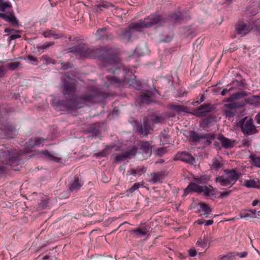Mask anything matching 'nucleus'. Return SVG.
I'll use <instances>...</instances> for the list:
<instances>
[{
    "label": "nucleus",
    "instance_id": "obj_1",
    "mask_svg": "<svg viewBox=\"0 0 260 260\" xmlns=\"http://www.w3.org/2000/svg\"><path fill=\"white\" fill-rule=\"evenodd\" d=\"M68 81H63V96L68 98L67 101H60L57 99H54L51 104L57 111H63L72 109H80L82 105H89L93 104L98 96V90L93 89L86 92L83 96L77 97L74 95L75 84L74 80L69 76H66Z\"/></svg>",
    "mask_w": 260,
    "mask_h": 260
},
{
    "label": "nucleus",
    "instance_id": "obj_2",
    "mask_svg": "<svg viewBox=\"0 0 260 260\" xmlns=\"http://www.w3.org/2000/svg\"><path fill=\"white\" fill-rule=\"evenodd\" d=\"M99 61L101 62L103 66L107 68V70L114 75L121 73L123 76L128 72L123 64L119 62V59L115 50L111 48L105 47L100 50L99 53ZM107 79L105 86L107 87L112 86L116 87L121 85V82L125 79V77L107 76Z\"/></svg>",
    "mask_w": 260,
    "mask_h": 260
},
{
    "label": "nucleus",
    "instance_id": "obj_3",
    "mask_svg": "<svg viewBox=\"0 0 260 260\" xmlns=\"http://www.w3.org/2000/svg\"><path fill=\"white\" fill-rule=\"evenodd\" d=\"M190 192H196L199 193H203L205 196L223 199L229 197L231 194L232 190L219 192L212 186H200L195 183L191 182L184 190V194H188Z\"/></svg>",
    "mask_w": 260,
    "mask_h": 260
},
{
    "label": "nucleus",
    "instance_id": "obj_4",
    "mask_svg": "<svg viewBox=\"0 0 260 260\" xmlns=\"http://www.w3.org/2000/svg\"><path fill=\"white\" fill-rule=\"evenodd\" d=\"M166 21V18L155 13L150 15L144 20L141 19L138 22L132 23L128 27L134 33L135 31H141L144 27L148 28L155 24L161 25Z\"/></svg>",
    "mask_w": 260,
    "mask_h": 260
},
{
    "label": "nucleus",
    "instance_id": "obj_5",
    "mask_svg": "<svg viewBox=\"0 0 260 260\" xmlns=\"http://www.w3.org/2000/svg\"><path fill=\"white\" fill-rule=\"evenodd\" d=\"M241 175V173L236 169L224 170V175L217 177L215 181L221 186L230 188L236 183Z\"/></svg>",
    "mask_w": 260,
    "mask_h": 260
},
{
    "label": "nucleus",
    "instance_id": "obj_6",
    "mask_svg": "<svg viewBox=\"0 0 260 260\" xmlns=\"http://www.w3.org/2000/svg\"><path fill=\"white\" fill-rule=\"evenodd\" d=\"M70 52L77 58H94L96 56V50L93 48H88L84 44H79L73 47Z\"/></svg>",
    "mask_w": 260,
    "mask_h": 260
},
{
    "label": "nucleus",
    "instance_id": "obj_7",
    "mask_svg": "<svg viewBox=\"0 0 260 260\" xmlns=\"http://www.w3.org/2000/svg\"><path fill=\"white\" fill-rule=\"evenodd\" d=\"M188 139L194 143H200L204 140V143L207 145L211 143L212 140L214 139V136L210 134H199L194 131L189 132Z\"/></svg>",
    "mask_w": 260,
    "mask_h": 260
},
{
    "label": "nucleus",
    "instance_id": "obj_8",
    "mask_svg": "<svg viewBox=\"0 0 260 260\" xmlns=\"http://www.w3.org/2000/svg\"><path fill=\"white\" fill-rule=\"evenodd\" d=\"M136 133L141 137H146L152 131L151 123L149 120L145 118L142 123L138 124L135 126Z\"/></svg>",
    "mask_w": 260,
    "mask_h": 260
},
{
    "label": "nucleus",
    "instance_id": "obj_9",
    "mask_svg": "<svg viewBox=\"0 0 260 260\" xmlns=\"http://www.w3.org/2000/svg\"><path fill=\"white\" fill-rule=\"evenodd\" d=\"M253 27V25L247 21H240L236 25L237 33L242 36L248 34Z\"/></svg>",
    "mask_w": 260,
    "mask_h": 260
},
{
    "label": "nucleus",
    "instance_id": "obj_10",
    "mask_svg": "<svg viewBox=\"0 0 260 260\" xmlns=\"http://www.w3.org/2000/svg\"><path fill=\"white\" fill-rule=\"evenodd\" d=\"M214 109V107L211 104H204L194 110L192 114L198 117H204L207 114L213 111Z\"/></svg>",
    "mask_w": 260,
    "mask_h": 260
},
{
    "label": "nucleus",
    "instance_id": "obj_11",
    "mask_svg": "<svg viewBox=\"0 0 260 260\" xmlns=\"http://www.w3.org/2000/svg\"><path fill=\"white\" fill-rule=\"evenodd\" d=\"M149 229V226L144 223L141 224L138 227L132 229L130 233L134 237L138 238L147 235Z\"/></svg>",
    "mask_w": 260,
    "mask_h": 260
},
{
    "label": "nucleus",
    "instance_id": "obj_12",
    "mask_svg": "<svg viewBox=\"0 0 260 260\" xmlns=\"http://www.w3.org/2000/svg\"><path fill=\"white\" fill-rule=\"evenodd\" d=\"M175 160H181L185 163L193 165L195 162V158L192 155L186 152H178L174 157Z\"/></svg>",
    "mask_w": 260,
    "mask_h": 260
},
{
    "label": "nucleus",
    "instance_id": "obj_13",
    "mask_svg": "<svg viewBox=\"0 0 260 260\" xmlns=\"http://www.w3.org/2000/svg\"><path fill=\"white\" fill-rule=\"evenodd\" d=\"M137 152V148L136 147H133L131 149L122 151L116 155L115 158L116 161L120 162L126 159H130L136 155Z\"/></svg>",
    "mask_w": 260,
    "mask_h": 260
},
{
    "label": "nucleus",
    "instance_id": "obj_14",
    "mask_svg": "<svg viewBox=\"0 0 260 260\" xmlns=\"http://www.w3.org/2000/svg\"><path fill=\"white\" fill-rule=\"evenodd\" d=\"M241 128L244 134L250 135L256 132V127L254 125L253 121L251 119L244 122Z\"/></svg>",
    "mask_w": 260,
    "mask_h": 260
},
{
    "label": "nucleus",
    "instance_id": "obj_15",
    "mask_svg": "<svg viewBox=\"0 0 260 260\" xmlns=\"http://www.w3.org/2000/svg\"><path fill=\"white\" fill-rule=\"evenodd\" d=\"M247 252L244 251L242 252H229L227 254L220 255L219 259L220 260H238L239 258H244L247 256Z\"/></svg>",
    "mask_w": 260,
    "mask_h": 260
},
{
    "label": "nucleus",
    "instance_id": "obj_16",
    "mask_svg": "<svg viewBox=\"0 0 260 260\" xmlns=\"http://www.w3.org/2000/svg\"><path fill=\"white\" fill-rule=\"evenodd\" d=\"M157 90L154 89L153 91L147 90L145 92H141L139 96L140 97L142 104H149L152 102L153 98L155 96Z\"/></svg>",
    "mask_w": 260,
    "mask_h": 260
},
{
    "label": "nucleus",
    "instance_id": "obj_17",
    "mask_svg": "<svg viewBox=\"0 0 260 260\" xmlns=\"http://www.w3.org/2000/svg\"><path fill=\"white\" fill-rule=\"evenodd\" d=\"M140 150L144 155V159L148 158L152 152L151 143L149 142H141L140 144Z\"/></svg>",
    "mask_w": 260,
    "mask_h": 260
},
{
    "label": "nucleus",
    "instance_id": "obj_18",
    "mask_svg": "<svg viewBox=\"0 0 260 260\" xmlns=\"http://www.w3.org/2000/svg\"><path fill=\"white\" fill-rule=\"evenodd\" d=\"M1 129L7 138H13L17 134L15 128L12 125H5L1 126Z\"/></svg>",
    "mask_w": 260,
    "mask_h": 260
},
{
    "label": "nucleus",
    "instance_id": "obj_19",
    "mask_svg": "<svg viewBox=\"0 0 260 260\" xmlns=\"http://www.w3.org/2000/svg\"><path fill=\"white\" fill-rule=\"evenodd\" d=\"M196 245L207 250L210 246V239L208 236L203 235L198 239Z\"/></svg>",
    "mask_w": 260,
    "mask_h": 260
},
{
    "label": "nucleus",
    "instance_id": "obj_20",
    "mask_svg": "<svg viewBox=\"0 0 260 260\" xmlns=\"http://www.w3.org/2000/svg\"><path fill=\"white\" fill-rule=\"evenodd\" d=\"M133 33L129 27L122 30L119 36L120 40L124 43H127L131 40Z\"/></svg>",
    "mask_w": 260,
    "mask_h": 260
},
{
    "label": "nucleus",
    "instance_id": "obj_21",
    "mask_svg": "<svg viewBox=\"0 0 260 260\" xmlns=\"http://www.w3.org/2000/svg\"><path fill=\"white\" fill-rule=\"evenodd\" d=\"M14 155L15 153L14 152L9 150L5 151L0 154V156H2L6 162V165L10 166H11L13 164Z\"/></svg>",
    "mask_w": 260,
    "mask_h": 260
},
{
    "label": "nucleus",
    "instance_id": "obj_22",
    "mask_svg": "<svg viewBox=\"0 0 260 260\" xmlns=\"http://www.w3.org/2000/svg\"><path fill=\"white\" fill-rule=\"evenodd\" d=\"M46 140L43 138H34L31 139L27 143V146L29 148L35 147H41L43 145V143Z\"/></svg>",
    "mask_w": 260,
    "mask_h": 260
},
{
    "label": "nucleus",
    "instance_id": "obj_23",
    "mask_svg": "<svg viewBox=\"0 0 260 260\" xmlns=\"http://www.w3.org/2000/svg\"><path fill=\"white\" fill-rule=\"evenodd\" d=\"M217 139L220 142L221 145L223 148H232L234 146V142L231 141L228 138H225L223 135H219Z\"/></svg>",
    "mask_w": 260,
    "mask_h": 260
},
{
    "label": "nucleus",
    "instance_id": "obj_24",
    "mask_svg": "<svg viewBox=\"0 0 260 260\" xmlns=\"http://www.w3.org/2000/svg\"><path fill=\"white\" fill-rule=\"evenodd\" d=\"M244 185L247 188H259L260 182L258 180H245L244 181Z\"/></svg>",
    "mask_w": 260,
    "mask_h": 260
},
{
    "label": "nucleus",
    "instance_id": "obj_25",
    "mask_svg": "<svg viewBox=\"0 0 260 260\" xmlns=\"http://www.w3.org/2000/svg\"><path fill=\"white\" fill-rule=\"evenodd\" d=\"M11 10L12 5L9 1L0 0V11L5 12L8 11L9 12Z\"/></svg>",
    "mask_w": 260,
    "mask_h": 260
},
{
    "label": "nucleus",
    "instance_id": "obj_26",
    "mask_svg": "<svg viewBox=\"0 0 260 260\" xmlns=\"http://www.w3.org/2000/svg\"><path fill=\"white\" fill-rule=\"evenodd\" d=\"M43 36L45 38H53L54 39L61 38L62 35L61 34H57L51 30H46L44 32Z\"/></svg>",
    "mask_w": 260,
    "mask_h": 260
},
{
    "label": "nucleus",
    "instance_id": "obj_27",
    "mask_svg": "<svg viewBox=\"0 0 260 260\" xmlns=\"http://www.w3.org/2000/svg\"><path fill=\"white\" fill-rule=\"evenodd\" d=\"M82 185V181L81 180H79L78 178H77L72 184L70 188V190L71 191H77L80 189Z\"/></svg>",
    "mask_w": 260,
    "mask_h": 260
},
{
    "label": "nucleus",
    "instance_id": "obj_28",
    "mask_svg": "<svg viewBox=\"0 0 260 260\" xmlns=\"http://www.w3.org/2000/svg\"><path fill=\"white\" fill-rule=\"evenodd\" d=\"M170 18L175 22H179L183 20L182 14L181 12L173 13L169 15Z\"/></svg>",
    "mask_w": 260,
    "mask_h": 260
},
{
    "label": "nucleus",
    "instance_id": "obj_29",
    "mask_svg": "<svg viewBox=\"0 0 260 260\" xmlns=\"http://www.w3.org/2000/svg\"><path fill=\"white\" fill-rule=\"evenodd\" d=\"M146 171L145 168L139 167L136 169H132L131 171H128V173L130 175L134 176H140L142 173Z\"/></svg>",
    "mask_w": 260,
    "mask_h": 260
},
{
    "label": "nucleus",
    "instance_id": "obj_30",
    "mask_svg": "<svg viewBox=\"0 0 260 260\" xmlns=\"http://www.w3.org/2000/svg\"><path fill=\"white\" fill-rule=\"evenodd\" d=\"M41 154L44 155L46 158L49 160L54 161L55 162H59L60 161V158L54 155L50 154L47 151H43L40 152Z\"/></svg>",
    "mask_w": 260,
    "mask_h": 260
},
{
    "label": "nucleus",
    "instance_id": "obj_31",
    "mask_svg": "<svg viewBox=\"0 0 260 260\" xmlns=\"http://www.w3.org/2000/svg\"><path fill=\"white\" fill-rule=\"evenodd\" d=\"M2 19H4L6 21L10 22L13 25H16L18 23L16 18L14 16V15L11 14L10 15L4 14V16H3Z\"/></svg>",
    "mask_w": 260,
    "mask_h": 260
},
{
    "label": "nucleus",
    "instance_id": "obj_32",
    "mask_svg": "<svg viewBox=\"0 0 260 260\" xmlns=\"http://www.w3.org/2000/svg\"><path fill=\"white\" fill-rule=\"evenodd\" d=\"M99 11H104L105 10L108 9L110 8H113L114 6L105 1H100L99 2Z\"/></svg>",
    "mask_w": 260,
    "mask_h": 260
},
{
    "label": "nucleus",
    "instance_id": "obj_33",
    "mask_svg": "<svg viewBox=\"0 0 260 260\" xmlns=\"http://www.w3.org/2000/svg\"><path fill=\"white\" fill-rule=\"evenodd\" d=\"M164 178L163 175L160 172L154 173L152 175L151 181L153 183L161 182Z\"/></svg>",
    "mask_w": 260,
    "mask_h": 260
},
{
    "label": "nucleus",
    "instance_id": "obj_34",
    "mask_svg": "<svg viewBox=\"0 0 260 260\" xmlns=\"http://www.w3.org/2000/svg\"><path fill=\"white\" fill-rule=\"evenodd\" d=\"M200 207L202 211L205 212L204 215H206L207 217L212 211V209L209 206L205 203L201 202L200 203Z\"/></svg>",
    "mask_w": 260,
    "mask_h": 260
},
{
    "label": "nucleus",
    "instance_id": "obj_35",
    "mask_svg": "<svg viewBox=\"0 0 260 260\" xmlns=\"http://www.w3.org/2000/svg\"><path fill=\"white\" fill-rule=\"evenodd\" d=\"M245 96V94L241 92H238L235 94H233L230 97L227 99L226 102H231L235 100L239 99Z\"/></svg>",
    "mask_w": 260,
    "mask_h": 260
},
{
    "label": "nucleus",
    "instance_id": "obj_36",
    "mask_svg": "<svg viewBox=\"0 0 260 260\" xmlns=\"http://www.w3.org/2000/svg\"><path fill=\"white\" fill-rule=\"evenodd\" d=\"M239 217L237 218H244V219H248L249 218H251V214H250L249 212H248V210H243L239 214Z\"/></svg>",
    "mask_w": 260,
    "mask_h": 260
},
{
    "label": "nucleus",
    "instance_id": "obj_37",
    "mask_svg": "<svg viewBox=\"0 0 260 260\" xmlns=\"http://www.w3.org/2000/svg\"><path fill=\"white\" fill-rule=\"evenodd\" d=\"M129 85L137 90L141 89V84L140 81H136V80H132L130 81Z\"/></svg>",
    "mask_w": 260,
    "mask_h": 260
},
{
    "label": "nucleus",
    "instance_id": "obj_38",
    "mask_svg": "<svg viewBox=\"0 0 260 260\" xmlns=\"http://www.w3.org/2000/svg\"><path fill=\"white\" fill-rule=\"evenodd\" d=\"M231 85L232 87H234V90L236 89H241L243 87L242 83L238 81L237 80H235L233 81Z\"/></svg>",
    "mask_w": 260,
    "mask_h": 260
},
{
    "label": "nucleus",
    "instance_id": "obj_39",
    "mask_svg": "<svg viewBox=\"0 0 260 260\" xmlns=\"http://www.w3.org/2000/svg\"><path fill=\"white\" fill-rule=\"evenodd\" d=\"M25 60H26L28 62L32 64L36 65L37 64V59L36 58L32 56H28L25 58Z\"/></svg>",
    "mask_w": 260,
    "mask_h": 260
},
{
    "label": "nucleus",
    "instance_id": "obj_40",
    "mask_svg": "<svg viewBox=\"0 0 260 260\" xmlns=\"http://www.w3.org/2000/svg\"><path fill=\"white\" fill-rule=\"evenodd\" d=\"M167 150L166 148H159L158 149H157L156 154L157 155L159 156H162L167 152Z\"/></svg>",
    "mask_w": 260,
    "mask_h": 260
},
{
    "label": "nucleus",
    "instance_id": "obj_41",
    "mask_svg": "<svg viewBox=\"0 0 260 260\" xmlns=\"http://www.w3.org/2000/svg\"><path fill=\"white\" fill-rule=\"evenodd\" d=\"M20 63L18 62H12L8 64V67L10 70H14L17 69Z\"/></svg>",
    "mask_w": 260,
    "mask_h": 260
},
{
    "label": "nucleus",
    "instance_id": "obj_42",
    "mask_svg": "<svg viewBox=\"0 0 260 260\" xmlns=\"http://www.w3.org/2000/svg\"><path fill=\"white\" fill-rule=\"evenodd\" d=\"M212 166L214 169L218 170L221 167V165L217 159H215L213 162Z\"/></svg>",
    "mask_w": 260,
    "mask_h": 260
},
{
    "label": "nucleus",
    "instance_id": "obj_43",
    "mask_svg": "<svg viewBox=\"0 0 260 260\" xmlns=\"http://www.w3.org/2000/svg\"><path fill=\"white\" fill-rule=\"evenodd\" d=\"M139 187H140V183H135L129 189V191L130 192L132 193L134 191L137 190L139 188Z\"/></svg>",
    "mask_w": 260,
    "mask_h": 260
},
{
    "label": "nucleus",
    "instance_id": "obj_44",
    "mask_svg": "<svg viewBox=\"0 0 260 260\" xmlns=\"http://www.w3.org/2000/svg\"><path fill=\"white\" fill-rule=\"evenodd\" d=\"M194 179L200 183H203L206 182V177L205 176H201L200 177L195 178Z\"/></svg>",
    "mask_w": 260,
    "mask_h": 260
},
{
    "label": "nucleus",
    "instance_id": "obj_45",
    "mask_svg": "<svg viewBox=\"0 0 260 260\" xmlns=\"http://www.w3.org/2000/svg\"><path fill=\"white\" fill-rule=\"evenodd\" d=\"M200 99L199 100H198L197 101H196V102H194L192 103V104L194 106H196L197 105L201 104L202 102H203L205 100V97H204V94H200Z\"/></svg>",
    "mask_w": 260,
    "mask_h": 260
},
{
    "label": "nucleus",
    "instance_id": "obj_46",
    "mask_svg": "<svg viewBox=\"0 0 260 260\" xmlns=\"http://www.w3.org/2000/svg\"><path fill=\"white\" fill-rule=\"evenodd\" d=\"M134 53L138 56H142L144 54V52L141 51V48L140 46H138L135 50Z\"/></svg>",
    "mask_w": 260,
    "mask_h": 260
},
{
    "label": "nucleus",
    "instance_id": "obj_47",
    "mask_svg": "<svg viewBox=\"0 0 260 260\" xmlns=\"http://www.w3.org/2000/svg\"><path fill=\"white\" fill-rule=\"evenodd\" d=\"M234 90V87H231L229 89H223L221 92V95L222 96L225 95L228 92Z\"/></svg>",
    "mask_w": 260,
    "mask_h": 260
},
{
    "label": "nucleus",
    "instance_id": "obj_48",
    "mask_svg": "<svg viewBox=\"0 0 260 260\" xmlns=\"http://www.w3.org/2000/svg\"><path fill=\"white\" fill-rule=\"evenodd\" d=\"M189 255L191 257H194L197 255V251L195 249L192 248L188 250Z\"/></svg>",
    "mask_w": 260,
    "mask_h": 260
},
{
    "label": "nucleus",
    "instance_id": "obj_49",
    "mask_svg": "<svg viewBox=\"0 0 260 260\" xmlns=\"http://www.w3.org/2000/svg\"><path fill=\"white\" fill-rule=\"evenodd\" d=\"M20 37H21V36L18 34L11 35L10 36L9 40L10 41L14 40L16 39L20 38Z\"/></svg>",
    "mask_w": 260,
    "mask_h": 260
},
{
    "label": "nucleus",
    "instance_id": "obj_50",
    "mask_svg": "<svg viewBox=\"0 0 260 260\" xmlns=\"http://www.w3.org/2000/svg\"><path fill=\"white\" fill-rule=\"evenodd\" d=\"M175 109L178 111L184 112L185 111L186 108L183 106H176L175 108Z\"/></svg>",
    "mask_w": 260,
    "mask_h": 260
},
{
    "label": "nucleus",
    "instance_id": "obj_51",
    "mask_svg": "<svg viewBox=\"0 0 260 260\" xmlns=\"http://www.w3.org/2000/svg\"><path fill=\"white\" fill-rule=\"evenodd\" d=\"M242 145L244 147H248L250 145V141L249 140H248V139H244L242 141Z\"/></svg>",
    "mask_w": 260,
    "mask_h": 260
},
{
    "label": "nucleus",
    "instance_id": "obj_52",
    "mask_svg": "<svg viewBox=\"0 0 260 260\" xmlns=\"http://www.w3.org/2000/svg\"><path fill=\"white\" fill-rule=\"evenodd\" d=\"M101 180L104 183H107L109 181V178L107 177L105 174L102 175Z\"/></svg>",
    "mask_w": 260,
    "mask_h": 260
},
{
    "label": "nucleus",
    "instance_id": "obj_53",
    "mask_svg": "<svg viewBox=\"0 0 260 260\" xmlns=\"http://www.w3.org/2000/svg\"><path fill=\"white\" fill-rule=\"evenodd\" d=\"M108 153H109V149H106L104 151H103V152H99L98 155H99V156H105Z\"/></svg>",
    "mask_w": 260,
    "mask_h": 260
},
{
    "label": "nucleus",
    "instance_id": "obj_54",
    "mask_svg": "<svg viewBox=\"0 0 260 260\" xmlns=\"http://www.w3.org/2000/svg\"><path fill=\"white\" fill-rule=\"evenodd\" d=\"M248 212H249L250 214H251V218H256V210H248Z\"/></svg>",
    "mask_w": 260,
    "mask_h": 260
},
{
    "label": "nucleus",
    "instance_id": "obj_55",
    "mask_svg": "<svg viewBox=\"0 0 260 260\" xmlns=\"http://www.w3.org/2000/svg\"><path fill=\"white\" fill-rule=\"evenodd\" d=\"M88 133H91L92 134V136H96V135L98 134V130L95 128H92V129L89 130L88 131Z\"/></svg>",
    "mask_w": 260,
    "mask_h": 260
},
{
    "label": "nucleus",
    "instance_id": "obj_56",
    "mask_svg": "<svg viewBox=\"0 0 260 260\" xmlns=\"http://www.w3.org/2000/svg\"><path fill=\"white\" fill-rule=\"evenodd\" d=\"M254 162L259 167H260V158L256 157L253 159Z\"/></svg>",
    "mask_w": 260,
    "mask_h": 260
},
{
    "label": "nucleus",
    "instance_id": "obj_57",
    "mask_svg": "<svg viewBox=\"0 0 260 260\" xmlns=\"http://www.w3.org/2000/svg\"><path fill=\"white\" fill-rule=\"evenodd\" d=\"M42 259L43 260H53V257H50V256L46 255L44 256Z\"/></svg>",
    "mask_w": 260,
    "mask_h": 260
},
{
    "label": "nucleus",
    "instance_id": "obj_58",
    "mask_svg": "<svg viewBox=\"0 0 260 260\" xmlns=\"http://www.w3.org/2000/svg\"><path fill=\"white\" fill-rule=\"evenodd\" d=\"M4 31H5V32H7V33H8V34H11L12 32L14 31L15 30L13 29H11L10 28H6L5 29Z\"/></svg>",
    "mask_w": 260,
    "mask_h": 260
},
{
    "label": "nucleus",
    "instance_id": "obj_59",
    "mask_svg": "<svg viewBox=\"0 0 260 260\" xmlns=\"http://www.w3.org/2000/svg\"><path fill=\"white\" fill-rule=\"evenodd\" d=\"M205 222V225H210L213 223V220L212 219L207 220Z\"/></svg>",
    "mask_w": 260,
    "mask_h": 260
},
{
    "label": "nucleus",
    "instance_id": "obj_60",
    "mask_svg": "<svg viewBox=\"0 0 260 260\" xmlns=\"http://www.w3.org/2000/svg\"><path fill=\"white\" fill-rule=\"evenodd\" d=\"M206 220L204 219H199L197 220V222L199 224H203L204 223V222H205Z\"/></svg>",
    "mask_w": 260,
    "mask_h": 260
},
{
    "label": "nucleus",
    "instance_id": "obj_61",
    "mask_svg": "<svg viewBox=\"0 0 260 260\" xmlns=\"http://www.w3.org/2000/svg\"><path fill=\"white\" fill-rule=\"evenodd\" d=\"M70 67V65L68 63H65L62 66L61 68L63 70H66L69 69Z\"/></svg>",
    "mask_w": 260,
    "mask_h": 260
},
{
    "label": "nucleus",
    "instance_id": "obj_62",
    "mask_svg": "<svg viewBox=\"0 0 260 260\" xmlns=\"http://www.w3.org/2000/svg\"><path fill=\"white\" fill-rule=\"evenodd\" d=\"M37 48L39 50H44L45 49H46V47H45V46L44 45V44L42 45H40L39 46H38Z\"/></svg>",
    "mask_w": 260,
    "mask_h": 260
},
{
    "label": "nucleus",
    "instance_id": "obj_63",
    "mask_svg": "<svg viewBox=\"0 0 260 260\" xmlns=\"http://www.w3.org/2000/svg\"><path fill=\"white\" fill-rule=\"evenodd\" d=\"M259 202V201L258 200H254V201H253L252 203V205L253 206H256L258 203Z\"/></svg>",
    "mask_w": 260,
    "mask_h": 260
},
{
    "label": "nucleus",
    "instance_id": "obj_64",
    "mask_svg": "<svg viewBox=\"0 0 260 260\" xmlns=\"http://www.w3.org/2000/svg\"><path fill=\"white\" fill-rule=\"evenodd\" d=\"M256 119L257 123L260 124V112L257 114Z\"/></svg>",
    "mask_w": 260,
    "mask_h": 260
}]
</instances>
